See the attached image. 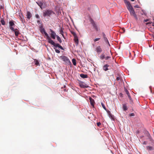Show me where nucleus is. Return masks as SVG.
I'll return each mask as SVG.
<instances>
[{
	"label": "nucleus",
	"mask_w": 154,
	"mask_h": 154,
	"mask_svg": "<svg viewBox=\"0 0 154 154\" xmlns=\"http://www.w3.org/2000/svg\"><path fill=\"white\" fill-rule=\"evenodd\" d=\"M72 62L73 63V64L75 66L76 65V61L75 59H73L72 60Z\"/></svg>",
	"instance_id": "nucleus-23"
},
{
	"label": "nucleus",
	"mask_w": 154,
	"mask_h": 154,
	"mask_svg": "<svg viewBox=\"0 0 154 154\" xmlns=\"http://www.w3.org/2000/svg\"><path fill=\"white\" fill-rule=\"evenodd\" d=\"M81 86H82L83 88H86V87H87L85 86V85H81Z\"/></svg>",
	"instance_id": "nucleus-40"
},
{
	"label": "nucleus",
	"mask_w": 154,
	"mask_h": 154,
	"mask_svg": "<svg viewBox=\"0 0 154 154\" xmlns=\"http://www.w3.org/2000/svg\"><path fill=\"white\" fill-rule=\"evenodd\" d=\"M134 7L136 8H139V6L138 5H136Z\"/></svg>",
	"instance_id": "nucleus-41"
},
{
	"label": "nucleus",
	"mask_w": 154,
	"mask_h": 154,
	"mask_svg": "<svg viewBox=\"0 0 154 154\" xmlns=\"http://www.w3.org/2000/svg\"><path fill=\"white\" fill-rule=\"evenodd\" d=\"M132 1H134V0H131Z\"/></svg>",
	"instance_id": "nucleus-47"
},
{
	"label": "nucleus",
	"mask_w": 154,
	"mask_h": 154,
	"mask_svg": "<svg viewBox=\"0 0 154 154\" xmlns=\"http://www.w3.org/2000/svg\"><path fill=\"white\" fill-rule=\"evenodd\" d=\"M58 48L62 50H64L63 48L60 45L59 46Z\"/></svg>",
	"instance_id": "nucleus-38"
},
{
	"label": "nucleus",
	"mask_w": 154,
	"mask_h": 154,
	"mask_svg": "<svg viewBox=\"0 0 154 154\" xmlns=\"http://www.w3.org/2000/svg\"><path fill=\"white\" fill-rule=\"evenodd\" d=\"M97 53H100L102 51V50L100 46H98L96 48L95 50Z\"/></svg>",
	"instance_id": "nucleus-9"
},
{
	"label": "nucleus",
	"mask_w": 154,
	"mask_h": 154,
	"mask_svg": "<svg viewBox=\"0 0 154 154\" xmlns=\"http://www.w3.org/2000/svg\"><path fill=\"white\" fill-rule=\"evenodd\" d=\"M147 148L149 150H152V147L150 146H148L147 147Z\"/></svg>",
	"instance_id": "nucleus-30"
},
{
	"label": "nucleus",
	"mask_w": 154,
	"mask_h": 154,
	"mask_svg": "<svg viewBox=\"0 0 154 154\" xmlns=\"http://www.w3.org/2000/svg\"><path fill=\"white\" fill-rule=\"evenodd\" d=\"M125 91L126 94L127 95L129 99L130 100V102L131 104H132L133 103V101L132 100L130 96V94L127 89H125Z\"/></svg>",
	"instance_id": "nucleus-8"
},
{
	"label": "nucleus",
	"mask_w": 154,
	"mask_h": 154,
	"mask_svg": "<svg viewBox=\"0 0 154 154\" xmlns=\"http://www.w3.org/2000/svg\"><path fill=\"white\" fill-rule=\"evenodd\" d=\"M148 136V137H149V136H150V135H149V134Z\"/></svg>",
	"instance_id": "nucleus-48"
},
{
	"label": "nucleus",
	"mask_w": 154,
	"mask_h": 154,
	"mask_svg": "<svg viewBox=\"0 0 154 154\" xmlns=\"http://www.w3.org/2000/svg\"><path fill=\"white\" fill-rule=\"evenodd\" d=\"M148 23H146V24H148Z\"/></svg>",
	"instance_id": "nucleus-50"
},
{
	"label": "nucleus",
	"mask_w": 154,
	"mask_h": 154,
	"mask_svg": "<svg viewBox=\"0 0 154 154\" xmlns=\"http://www.w3.org/2000/svg\"><path fill=\"white\" fill-rule=\"evenodd\" d=\"M9 24L10 27H12V26H14V21L13 20H11L9 21Z\"/></svg>",
	"instance_id": "nucleus-19"
},
{
	"label": "nucleus",
	"mask_w": 154,
	"mask_h": 154,
	"mask_svg": "<svg viewBox=\"0 0 154 154\" xmlns=\"http://www.w3.org/2000/svg\"><path fill=\"white\" fill-rule=\"evenodd\" d=\"M92 45L93 46H94V44H93Z\"/></svg>",
	"instance_id": "nucleus-46"
},
{
	"label": "nucleus",
	"mask_w": 154,
	"mask_h": 154,
	"mask_svg": "<svg viewBox=\"0 0 154 154\" xmlns=\"http://www.w3.org/2000/svg\"><path fill=\"white\" fill-rule=\"evenodd\" d=\"M116 80L117 81L121 80V77L120 76H119L117 77Z\"/></svg>",
	"instance_id": "nucleus-32"
},
{
	"label": "nucleus",
	"mask_w": 154,
	"mask_h": 154,
	"mask_svg": "<svg viewBox=\"0 0 154 154\" xmlns=\"http://www.w3.org/2000/svg\"><path fill=\"white\" fill-rule=\"evenodd\" d=\"M148 20H145V22H147V21H148Z\"/></svg>",
	"instance_id": "nucleus-44"
},
{
	"label": "nucleus",
	"mask_w": 154,
	"mask_h": 154,
	"mask_svg": "<svg viewBox=\"0 0 154 154\" xmlns=\"http://www.w3.org/2000/svg\"><path fill=\"white\" fill-rule=\"evenodd\" d=\"M101 125V123L100 122H98L97 123V125L98 126H100Z\"/></svg>",
	"instance_id": "nucleus-37"
},
{
	"label": "nucleus",
	"mask_w": 154,
	"mask_h": 154,
	"mask_svg": "<svg viewBox=\"0 0 154 154\" xmlns=\"http://www.w3.org/2000/svg\"><path fill=\"white\" fill-rule=\"evenodd\" d=\"M91 23L92 24L93 27L95 28L96 29H97V26H96V24L94 22V21L93 20H92L91 21Z\"/></svg>",
	"instance_id": "nucleus-20"
},
{
	"label": "nucleus",
	"mask_w": 154,
	"mask_h": 154,
	"mask_svg": "<svg viewBox=\"0 0 154 154\" xmlns=\"http://www.w3.org/2000/svg\"><path fill=\"white\" fill-rule=\"evenodd\" d=\"M46 39H47L48 42L49 43L53 45H54L55 42L51 39L50 37L48 35L46 36Z\"/></svg>",
	"instance_id": "nucleus-7"
},
{
	"label": "nucleus",
	"mask_w": 154,
	"mask_h": 154,
	"mask_svg": "<svg viewBox=\"0 0 154 154\" xmlns=\"http://www.w3.org/2000/svg\"><path fill=\"white\" fill-rule=\"evenodd\" d=\"M89 100L90 102L91 105L93 107H94L95 104V102L94 99H93L91 97H89Z\"/></svg>",
	"instance_id": "nucleus-10"
},
{
	"label": "nucleus",
	"mask_w": 154,
	"mask_h": 154,
	"mask_svg": "<svg viewBox=\"0 0 154 154\" xmlns=\"http://www.w3.org/2000/svg\"><path fill=\"white\" fill-rule=\"evenodd\" d=\"M54 14V12L52 10H47L43 12V15L44 17L46 16L50 17L51 15Z\"/></svg>",
	"instance_id": "nucleus-1"
},
{
	"label": "nucleus",
	"mask_w": 154,
	"mask_h": 154,
	"mask_svg": "<svg viewBox=\"0 0 154 154\" xmlns=\"http://www.w3.org/2000/svg\"><path fill=\"white\" fill-rule=\"evenodd\" d=\"M35 17L37 18H38V19L39 18V15L38 14H35Z\"/></svg>",
	"instance_id": "nucleus-36"
},
{
	"label": "nucleus",
	"mask_w": 154,
	"mask_h": 154,
	"mask_svg": "<svg viewBox=\"0 0 154 154\" xmlns=\"http://www.w3.org/2000/svg\"><path fill=\"white\" fill-rule=\"evenodd\" d=\"M60 58L65 62V64L67 65H70L71 63L69 59L66 56H62L60 57Z\"/></svg>",
	"instance_id": "nucleus-2"
},
{
	"label": "nucleus",
	"mask_w": 154,
	"mask_h": 154,
	"mask_svg": "<svg viewBox=\"0 0 154 154\" xmlns=\"http://www.w3.org/2000/svg\"><path fill=\"white\" fill-rule=\"evenodd\" d=\"M40 32L42 33H44L45 35L47 36L48 35V34L47 33L45 32V30L44 28H41L40 29Z\"/></svg>",
	"instance_id": "nucleus-11"
},
{
	"label": "nucleus",
	"mask_w": 154,
	"mask_h": 154,
	"mask_svg": "<svg viewBox=\"0 0 154 154\" xmlns=\"http://www.w3.org/2000/svg\"><path fill=\"white\" fill-rule=\"evenodd\" d=\"M1 23H2V25H5V21L4 20H2L1 21Z\"/></svg>",
	"instance_id": "nucleus-31"
},
{
	"label": "nucleus",
	"mask_w": 154,
	"mask_h": 154,
	"mask_svg": "<svg viewBox=\"0 0 154 154\" xmlns=\"http://www.w3.org/2000/svg\"><path fill=\"white\" fill-rule=\"evenodd\" d=\"M134 115H135L134 113H131L130 114V116H134Z\"/></svg>",
	"instance_id": "nucleus-39"
},
{
	"label": "nucleus",
	"mask_w": 154,
	"mask_h": 154,
	"mask_svg": "<svg viewBox=\"0 0 154 154\" xmlns=\"http://www.w3.org/2000/svg\"><path fill=\"white\" fill-rule=\"evenodd\" d=\"M128 10H129L131 9V8H133L131 6V4H130V5H128L126 6Z\"/></svg>",
	"instance_id": "nucleus-25"
},
{
	"label": "nucleus",
	"mask_w": 154,
	"mask_h": 154,
	"mask_svg": "<svg viewBox=\"0 0 154 154\" xmlns=\"http://www.w3.org/2000/svg\"><path fill=\"white\" fill-rule=\"evenodd\" d=\"M100 39V38H95L94 39V42H96L97 41L99 40Z\"/></svg>",
	"instance_id": "nucleus-27"
},
{
	"label": "nucleus",
	"mask_w": 154,
	"mask_h": 154,
	"mask_svg": "<svg viewBox=\"0 0 154 154\" xmlns=\"http://www.w3.org/2000/svg\"><path fill=\"white\" fill-rule=\"evenodd\" d=\"M40 22L39 20L37 21V22Z\"/></svg>",
	"instance_id": "nucleus-45"
},
{
	"label": "nucleus",
	"mask_w": 154,
	"mask_h": 154,
	"mask_svg": "<svg viewBox=\"0 0 154 154\" xmlns=\"http://www.w3.org/2000/svg\"><path fill=\"white\" fill-rule=\"evenodd\" d=\"M27 18L29 19L32 17V15L29 11H27L26 14Z\"/></svg>",
	"instance_id": "nucleus-14"
},
{
	"label": "nucleus",
	"mask_w": 154,
	"mask_h": 154,
	"mask_svg": "<svg viewBox=\"0 0 154 154\" xmlns=\"http://www.w3.org/2000/svg\"><path fill=\"white\" fill-rule=\"evenodd\" d=\"M50 30L51 32L50 34L51 37L53 39H55L57 35L56 33L54 32V31L52 29H50Z\"/></svg>",
	"instance_id": "nucleus-6"
},
{
	"label": "nucleus",
	"mask_w": 154,
	"mask_h": 154,
	"mask_svg": "<svg viewBox=\"0 0 154 154\" xmlns=\"http://www.w3.org/2000/svg\"><path fill=\"white\" fill-rule=\"evenodd\" d=\"M54 49H55V52L57 53H60V51L58 49L54 48Z\"/></svg>",
	"instance_id": "nucleus-28"
},
{
	"label": "nucleus",
	"mask_w": 154,
	"mask_h": 154,
	"mask_svg": "<svg viewBox=\"0 0 154 154\" xmlns=\"http://www.w3.org/2000/svg\"><path fill=\"white\" fill-rule=\"evenodd\" d=\"M102 35H103V38H106L105 34V33L104 32L102 33Z\"/></svg>",
	"instance_id": "nucleus-34"
},
{
	"label": "nucleus",
	"mask_w": 154,
	"mask_h": 154,
	"mask_svg": "<svg viewBox=\"0 0 154 154\" xmlns=\"http://www.w3.org/2000/svg\"><path fill=\"white\" fill-rule=\"evenodd\" d=\"M60 33L62 35H63V30L61 29L60 31Z\"/></svg>",
	"instance_id": "nucleus-33"
},
{
	"label": "nucleus",
	"mask_w": 154,
	"mask_h": 154,
	"mask_svg": "<svg viewBox=\"0 0 154 154\" xmlns=\"http://www.w3.org/2000/svg\"><path fill=\"white\" fill-rule=\"evenodd\" d=\"M122 108L124 111H126L128 110V108L126 104L124 103L122 104Z\"/></svg>",
	"instance_id": "nucleus-12"
},
{
	"label": "nucleus",
	"mask_w": 154,
	"mask_h": 154,
	"mask_svg": "<svg viewBox=\"0 0 154 154\" xmlns=\"http://www.w3.org/2000/svg\"><path fill=\"white\" fill-rule=\"evenodd\" d=\"M149 88H150V89L151 92H152V90H151V87H149Z\"/></svg>",
	"instance_id": "nucleus-43"
},
{
	"label": "nucleus",
	"mask_w": 154,
	"mask_h": 154,
	"mask_svg": "<svg viewBox=\"0 0 154 154\" xmlns=\"http://www.w3.org/2000/svg\"><path fill=\"white\" fill-rule=\"evenodd\" d=\"M56 37L57 40L60 43H61L62 42V41L60 38L59 37V36L58 35H56Z\"/></svg>",
	"instance_id": "nucleus-21"
},
{
	"label": "nucleus",
	"mask_w": 154,
	"mask_h": 154,
	"mask_svg": "<svg viewBox=\"0 0 154 154\" xmlns=\"http://www.w3.org/2000/svg\"><path fill=\"white\" fill-rule=\"evenodd\" d=\"M36 3L39 6H40V8L42 9V6L43 5V3L42 2H36Z\"/></svg>",
	"instance_id": "nucleus-18"
},
{
	"label": "nucleus",
	"mask_w": 154,
	"mask_h": 154,
	"mask_svg": "<svg viewBox=\"0 0 154 154\" xmlns=\"http://www.w3.org/2000/svg\"><path fill=\"white\" fill-rule=\"evenodd\" d=\"M4 9V7H2V6H1L0 8V9Z\"/></svg>",
	"instance_id": "nucleus-42"
},
{
	"label": "nucleus",
	"mask_w": 154,
	"mask_h": 154,
	"mask_svg": "<svg viewBox=\"0 0 154 154\" xmlns=\"http://www.w3.org/2000/svg\"><path fill=\"white\" fill-rule=\"evenodd\" d=\"M130 12L131 15L133 16L135 18L136 20L137 19V17L136 14H135V12L133 8H131V9L128 10Z\"/></svg>",
	"instance_id": "nucleus-4"
},
{
	"label": "nucleus",
	"mask_w": 154,
	"mask_h": 154,
	"mask_svg": "<svg viewBox=\"0 0 154 154\" xmlns=\"http://www.w3.org/2000/svg\"><path fill=\"white\" fill-rule=\"evenodd\" d=\"M71 33L73 35L74 38V40L75 43L77 44L78 45L79 43V40L78 37L76 34V33L74 32H71Z\"/></svg>",
	"instance_id": "nucleus-3"
},
{
	"label": "nucleus",
	"mask_w": 154,
	"mask_h": 154,
	"mask_svg": "<svg viewBox=\"0 0 154 154\" xmlns=\"http://www.w3.org/2000/svg\"><path fill=\"white\" fill-rule=\"evenodd\" d=\"M143 144H145V142H144V143H143Z\"/></svg>",
	"instance_id": "nucleus-49"
},
{
	"label": "nucleus",
	"mask_w": 154,
	"mask_h": 154,
	"mask_svg": "<svg viewBox=\"0 0 154 154\" xmlns=\"http://www.w3.org/2000/svg\"><path fill=\"white\" fill-rule=\"evenodd\" d=\"M34 62H35V65H36L37 66H38V65L39 66L40 65L39 64V62L38 61V60H35Z\"/></svg>",
	"instance_id": "nucleus-22"
},
{
	"label": "nucleus",
	"mask_w": 154,
	"mask_h": 154,
	"mask_svg": "<svg viewBox=\"0 0 154 154\" xmlns=\"http://www.w3.org/2000/svg\"><path fill=\"white\" fill-rule=\"evenodd\" d=\"M80 76L82 78H86L88 77V75L86 74H80Z\"/></svg>",
	"instance_id": "nucleus-15"
},
{
	"label": "nucleus",
	"mask_w": 154,
	"mask_h": 154,
	"mask_svg": "<svg viewBox=\"0 0 154 154\" xmlns=\"http://www.w3.org/2000/svg\"><path fill=\"white\" fill-rule=\"evenodd\" d=\"M60 45L58 44V43H54V45H53L55 47H59V46Z\"/></svg>",
	"instance_id": "nucleus-29"
},
{
	"label": "nucleus",
	"mask_w": 154,
	"mask_h": 154,
	"mask_svg": "<svg viewBox=\"0 0 154 154\" xmlns=\"http://www.w3.org/2000/svg\"><path fill=\"white\" fill-rule=\"evenodd\" d=\"M109 66L107 64L104 65L103 67V69L105 71H106L108 70V67Z\"/></svg>",
	"instance_id": "nucleus-13"
},
{
	"label": "nucleus",
	"mask_w": 154,
	"mask_h": 154,
	"mask_svg": "<svg viewBox=\"0 0 154 154\" xmlns=\"http://www.w3.org/2000/svg\"><path fill=\"white\" fill-rule=\"evenodd\" d=\"M101 106H102V107H103V108L105 110H106V108L104 105V104L103 103H101Z\"/></svg>",
	"instance_id": "nucleus-26"
},
{
	"label": "nucleus",
	"mask_w": 154,
	"mask_h": 154,
	"mask_svg": "<svg viewBox=\"0 0 154 154\" xmlns=\"http://www.w3.org/2000/svg\"><path fill=\"white\" fill-rule=\"evenodd\" d=\"M10 29L12 31L14 32L15 35L16 36H18L20 33L19 31L17 29H14L13 27H10Z\"/></svg>",
	"instance_id": "nucleus-5"
},
{
	"label": "nucleus",
	"mask_w": 154,
	"mask_h": 154,
	"mask_svg": "<svg viewBox=\"0 0 154 154\" xmlns=\"http://www.w3.org/2000/svg\"><path fill=\"white\" fill-rule=\"evenodd\" d=\"M104 41L106 43L108 44L109 45H110L109 44V42L108 41L107 39V38H104Z\"/></svg>",
	"instance_id": "nucleus-24"
},
{
	"label": "nucleus",
	"mask_w": 154,
	"mask_h": 154,
	"mask_svg": "<svg viewBox=\"0 0 154 154\" xmlns=\"http://www.w3.org/2000/svg\"><path fill=\"white\" fill-rule=\"evenodd\" d=\"M111 57L110 56H107L106 57H105V59L106 60H108Z\"/></svg>",
	"instance_id": "nucleus-35"
},
{
	"label": "nucleus",
	"mask_w": 154,
	"mask_h": 154,
	"mask_svg": "<svg viewBox=\"0 0 154 154\" xmlns=\"http://www.w3.org/2000/svg\"><path fill=\"white\" fill-rule=\"evenodd\" d=\"M105 55L103 54H101L100 55V60H103L104 58H105Z\"/></svg>",
	"instance_id": "nucleus-16"
},
{
	"label": "nucleus",
	"mask_w": 154,
	"mask_h": 154,
	"mask_svg": "<svg viewBox=\"0 0 154 154\" xmlns=\"http://www.w3.org/2000/svg\"><path fill=\"white\" fill-rule=\"evenodd\" d=\"M126 6L128 5H130V3L127 0H124Z\"/></svg>",
	"instance_id": "nucleus-17"
}]
</instances>
